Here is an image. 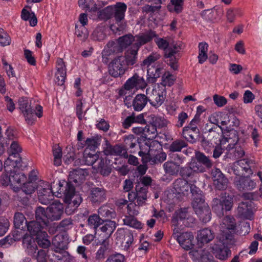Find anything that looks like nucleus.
Returning a JSON list of instances; mask_svg holds the SVG:
<instances>
[{
    "mask_svg": "<svg viewBox=\"0 0 262 262\" xmlns=\"http://www.w3.org/2000/svg\"><path fill=\"white\" fill-rule=\"evenodd\" d=\"M128 68L124 62L123 56L115 57L109 65V74L114 77L122 76L128 70Z\"/></svg>",
    "mask_w": 262,
    "mask_h": 262,
    "instance_id": "0eeeda50",
    "label": "nucleus"
},
{
    "mask_svg": "<svg viewBox=\"0 0 262 262\" xmlns=\"http://www.w3.org/2000/svg\"><path fill=\"white\" fill-rule=\"evenodd\" d=\"M163 168L165 173L167 174L177 176L179 173L180 165L179 162H174L170 160L163 164Z\"/></svg>",
    "mask_w": 262,
    "mask_h": 262,
    "instance_id": "cd10ccee",
    "label": "nucleus"
},
{
    "mask_svg": "<svg viewBox=\"0 0 262 262\" xmlns=\"http://www.w3.org/2000/svg\"><path fill=\"white\" fill-rule=\"evenodd\" d=\"M104 219L96 214L90 215L88 220V224L91 227L96 230L101 225L103 224Z\"/></svg>",
    "mask_w": 262,
    "mask_h": 262,
    "instance_id": "864d4df0",
    "label": "nucleus"
},
{
    "mask_svg": "<svg viewBox=\"0 0 262 262\" xmlns=\"http://www.w3.org/2000/svg\"><path fill=\"white\" fill-rule=\"evenodd\" d=\"M252 164L253 162L252 160L242 159L234 163L232 170L236 176H243L245 173L252 174L253 173L251 169Z\"/></svg>",
    "mask_w": 262,
    "mask_h": 262,
    "instance_id": "9d476101",
    "label": "nucleus"
},
{
    "mask_svg": "<svg viewBox=\"0 0 262 262\" xmlns=\"http://www.w3.org/2000/svg\"><path fill=\"white\" fill-rule=\"evenodd\" d=\"M116 235L117 238H123L122 243L124 244V249L128 250L134 241L133 234L129 232H125L123 229H119L117 231Z\"/></svg>",
    "mask_w": 262,
    "mask_h": 262,
    "instance_id": "bb28decb",
    "label": "nucleus"
},
{
    "mask_svg": "<svg viewBox=\"0 0 262 262\" xmlns=\"http://www.w3.org/2000/svg\"><path fill=\"white\" fill-rule=\"evenodd\" d=\"M138 51L139 49L132 46L125 51L124 56L123 57L124 59V62L128 68L134 66L137 62Z\"/></svg>",
    "mask_w": 262,
    "mask_h": 262,
    "instance_id": "393cba45",
    "label": "nucleus"
},
{
    "mask_svg": "<svg viewBox=\"0 0 262 262\" xmlns=\"http://www.w3.org/2000/svg\"><path fill=\"white\" fill-rule=\"evenodd\" d=\"M255 209L252 202H242L237 208V214L242 219L251 220L253 217L254 211Z\"/></svg>",
    "mask_w": 262,
    "mask_h": 262,
    "instance_id": "9b49d317",
    "label": "nucleus"
},
{
    "mask_svg": "<svg viewBox=\"0 0 262 262\" xmlns=\"http://www.w3.org/2000/svg\"><path fill=\"white\" fill-rule=\"evenodd\" d=\"M26 8L30 9V6H25V7L21 11V18L25 21L29 20L30 26L34 27L37 25V17L34 12H32L30 13L29 11L26 9Z\"/></svg>",
    "mask_w": 262,
    "mask_h": 262,
    "instance_id": "f704fd0d",
    "label": "nucleus"
},
{
    "mask_svg": "<svg viewBox=\"0 0 262 262\" xmlns=\"http://www.w3.org/2000/svg\"><path fill=\"white\" fill-rule=\"evenodd\" d=\"M160 58V55L157 53H152L148 55L142 62L141 66H147L148 67L152 63Z\"/></svg>",
    "mask_w": 262,
    "mask_h": 262,
    "instance_id": "69168bd1",
    "label": "nucleus"
},
{
    "mask_svg": "<svg viewBox=\"0 0 262 262\" xmlns=\"http://www.w3.org/2000/svg\"><path fill=\"white\" fill-rule=\"evenodd\" d=\"M38 199L42 204L47 205L54 199L52 186L48 182H42L38 187Z\"/></svg>",
    "mask_w": 262,
    "mask_h": 262,
    "instance_id": "6e6552de",
    "label": "nucleus"
},
{
    "mask_svg": "<svg viewBox=\"0 0 262 262\" xmlns=\"http://www.w3.org/2000/svg\"><path fill=\"white\" fill-rule=\"evenodd\" d=\"M221 195L222 199L221 202L225 208V212L231 210L233 205V198L226 192L222 193Z\"/></svg>",
    "mask_w": 262,
    "mask_h": 262,
    "instance_id": "09e8293b",
    "label": "nucleus"
},
{
    "mask_svg": "<svg viewBox=\"0 0 262 262\" xmlns=\"http://www.w3.org/2000/svg\"><path fill=\"white\" fill-rule=\"evenodd\" d=\"M58 185L59 189L57 192L59 194H63L67 202H70V204L72 203L76 207L80 205L82 199L79 195L75 194V188L72 184L66 183V185L64 186L59 182Z\"/></svg>",
    "mask_w": 262,
    "mask_h": 262,
    "instance_id": "f257e3e1",
    "label": "nucleus"
},
{
    "mask_svg": "<svg viewBox=\"0 0 262 262\" xmlns=\"http://www.w3.org/2000/svg\"><path fill=\"white\" fill-rule=\"evenodd\" d=\"M181 50L180 43H173L168 49L167 53L166 54V57L169 58L168 64L174 71L178 70V59L174 57V55L180 52Z\"/></svg>",
    "mask_w": 262,
    "mask_h": 262,
    "instance_id": "dca6fc26",
    "label": "nucleus"
},
{
    "mask_svg": "<svg viewBox=\"0 0 262 262\" xmlns=\"http://www.w3.org/2000/svg\"><path fill=\"white\" fill-rule=\"evenodd\" d=\"M27 224L24 215L21 212H16L14 216V224L16 228L23 229L24 225Z\"/></svg>",
    "mask_w": 262,
    "mask_h": 262,
    "instance_id": "6e6d98bb",
    "label": "nucleus"
},
{
    "mask_svg": "<svg viewBox=\"0 0 262 262\" xmlns=\"http://www.w3.org/2000/svg\"><path fill=\"white\" fill-rule=\"evenodd\" d=\"M124 224L130 227L139 229L142 228L141 223L132 215L125 216L123 220Z\"/></svg>",
    "mask_w": 262,
    "mask_h": 262,
    "instance_id": "4d7b16f0",
    "label": "nucleus"
},
{
    "mask_svg": "<svg viewBox=\"0 0 262 262\" xmlns=\"http://www.w3.org/2000/svg\"><path fill=\"white\" fill-rule=\"evenodd\" d=\"M54 165L59 166L61 163L62 149L59 146H56L53 150Z\"/></svg>",
    "mask_w": 262,
    "mask_h": 262,
    "instance_id": "0e129e2a",
    "label": "nucleus"
},
{
    "mask_svg": "<svg viewBox=\"0 0 262 262\" xmlns=\"http://www.w3.org/2000/svg\"><path fill=\"white\" fill-rule=\"evenodd\" d=\"M99 159L98 155L95 153H90L88 149L84 150L83 159L85 164L93 166L96 164Z\"/></svg>",
    "mask_w": 262,
    "mask_h": 262,
    "instance_id": "c03bdc74",
    "label": "nucleus"
},
{
    "mask_svg": "<svg viewBox=\"0 0 262 262\" xmlns=\"http://www.w3.org/2000/svg\"><path fill=\"white\" fill-rule=\"evenodd\" d=\"M78 5L83 9H86L89 12H96L98 8L93 0H79Z\"/></svg>",
    "mask_w": 262,
    "mask_h": 262,
    "instance_id": "37998d69",
    "label": "nucleus"
},
{
    "mask_svg": "<svg viewBox=\"0 0 262 262\" xmlns=\"http://www.w3.org/2000/svg\"><path fill=\"white\" fill-rule=\"evenodd\" d=\"M88 175V172L86 169L77 168L71 171L69 176V182H63L62 184L66 185V183L74 182L77 184L82 183L85 179V177Z\"/></svg>",
    "mask_w": 262,
    "mask_h": 262,
    "instance_id": "aec40b11",
    "label": "nucleus"
},
{
    "mask_svg": "<svg viewBox=\"0 0 262 262\" xmlns=\"http://www.w3.org/2000/svg\"><path fill=\"white\" fill-rule=\"evenodd\" d=\"M23 163V162L21 163V166L20 167L10 166L9 170H6L5 168L7 173V178H8L10 185L14 186L21 185L26 180V175L20 170L22 167H25Z\"/></svg>",
    "mask_w": 262,
    "mask_h": 262,
    "instance_id": "423d86ee",
    "label": "nucleus"
},
{
    "mask_svg": "<svg viewBox=\"0 0 262 262\" xmlns=\"http://www.w3.org/2000/svg\"><path fill=\"white\" fill-rule=\"evenodd\" d=\"M116 227V223L115 221L111 220L104 219L102 226L100 228V230L105 234V239L108 240V238L113 233Z\"/></svg>",
    "mask_w": 262,
    "mask_h": 262,
    "instance_id": "c756f323",
    "label": "nucleus"
},
{
    "mask_svg": "<svg viewBox=\"0 0 262 262\" xmlns=\"http://www.w3.org/2000/svg\"><path fill=\"white\" fill-rule=\"evenodd\" d=\"M35 221L47 226L49 225L50 220L48 219L47 208L45 209L41 206L36 207L35 211Z\"/></svg>",
    "mask_w": 262,
    "mask_h": 262,
    "instance_id": "7c9ffc66",
    "label": "nucleus"
},
{
    "mask_svg": "<svg viewBox=\"0 0 262 262\" xmlns=\"http://www.w3.org/2000/svg\"><path fill=\"white\" fill-rule=\"evenodd\" d=\"M101 140V136L88 138L85 142V144L87 145L86 149L93 151L94 152L95 149L100 145Z\"/></svg>",
    "mask_w": 262,
    "mask_h": 262,
    "instance_id": "de8ad7c7",
    "label": "nucleus"
},
{
    "mask_svg": "<svg viewBox=\"0 0 262 262\" xmlns=\"http://www.w3.org/2000/svg\"><path fill=\"white\" fill-rule=\"evenodd\" d=\"M112 17V6H108L98 12V18L101 20L106 21Z\"/></svg>",
    "mask_w": 262,
    "mask_h": 262,
    "instance_id": "3c124183",
    "label": "nucleus"
},
{
    "mask_svg": "<svg viewBox=\"0 0 262 262\" xmlns=\"http://www.w3.org/2000/svg\"><path fill=\"white\" fill-rule=\"evenodd\" d=\"M27 229L32 236L36 237L39 235H47V232L43 230L45 227L47 226L43 225L37 221H32L27 224Z\"/></svg>",
    "mask_w": 262,
    "mask_h": 262,
    "instance_id": "6ab92c4d",
    "label": "nucleus"
},
{
    "mask_svg": "<svg viewBox=\"0 0 262 262\" xmlns=\"http://www.w3.org/2000/svg\"><path fill=\"white\" fill-rule=\"evenodd\" d=\"M232 235L227 234L223 235L222 239H220L212 247L213 253L215 257L221 260L227 259L231 255V251L227 246V241L231 239Z\"/></svg>",
    "mask_w": 262,
    "mask_h": 262,
    "instance_id": "f03ea898",
    "label": "nucleus"
},
{
    "mask_svg": "<svg viewBox=\"0 0 262 262\" xmlns=\"http://www.w3.org/2000/svg\"><path fill=\"white\" fill-rule=\"evenodd\" d=\"M148 188L146 186H141L138 184L136 187V191L137 195L138 205L142 206L145 201L147 200V193Z\"/></svg>",
    "mask_w": 262,
    "mask_h": 262,
    "instance_id": "c9c22d12",
    "label": "nucleus"
},
{
    "mask_svg": "<svg viewBox=\"0 0 262 262\" xmlns=\"http://www.w3.org/2000/svg\"><path fill=\"white\" fill-rule=\"evenodd\" d=\"M123 150L124 149L119 145H116L115 146H112L110 144H107L103 152L106 156H118L122 155Z\"/></svg>",
    "mask_w": 262,
    "mask_h": 262,
    "instance_id": "49530a36",
    "label": "nucleus"
},
{
    "mask_svg": "<svg viewBox=\"0 0 262 262\" xmlns=\"http://www.w3.org/2000/svg\"><path fill=\"white\" fill-rule=\"evenodd\" d=\"M200 121L199 115H195L189 124L183 128L182 135L188 142L193 143L199 137L200 130L196 125Z\"/></svg>",
    "mask_w": 262,
    "mask_h": 262,
    "instance_id": "39448f33",
    "label": "nucleus"
},
{
    "mask_svg": "<svg viewBox=\"0 0 262 262\" xmlns=\"http://www.w3.org/2000/svg\"><path fill=\"white\" fill-rule=\"evenodd\" d=\"M214 237L213 233L208 228L200 230L198 235V239L202 243H208L212 241Z\"/></svg>",
    "mask_w": 262,
    "mask_h": 262,
    "instance_id": "e433bc0d",
    "label": "nucleus"
},
{
    "mask_svg": "<svg viewBox=\"0 0 262 262\" xmlns=\"http://www.w3.org/2000/svg\"><path fill=\"white\" fill-rule=\"evenodd\" d=\"M148 101V99L146 95L138 94L133 100L132 105L135 111H140L146 106Z\"/></svg>",
    "mask_w": 262,
    "mask_h": 262,
    "instance_id": "c85d7f7f",
    "label": "nucleus"
},
{
    "mask_svg": "<svg viewBox=\"0 0 262 262\" xmlns=\"http://www.w3.org/2000/svg\"><path fill=\"white\" fill-rule=\"evenodd\" d=\"M235 184L239 191L251 190L255 188V183L248 177H241L235 181Z\"/></svg>",
    "mask_w": 262,
    "mask_h": 262,
    "instance_id": "b1692460",
    "label": "nucleus"
},
{
    "mask_svg": "<svg viewBox=\"0 0 262 262\" xmlns=\"http://www.w3.org/2000/svg\"><path fill=\"white\" fill-rule=\"evenodd\" d=\"M47 210L50 222L58 221L63 213V206L59 201H55L47 207Z\"/></svg>",
    "mask_w": 262,
    "mask_h": 262,
    "instance_id": "ddd939ff",
    "label": "nucleus"
},
{
    "mask_svg": "<svg viewBox=\"0 0 262 262\" xmlns=\"http://www.w3.org/2000/svg\"><path fill=\"white\" fill-rule=\"evenodd\" d=\"M89 198L93 203H100L106 199V190L102 187H93Z\"/></svg>",
    "mask_w": 262,
    "mask_h": 262,
    "instance_id": "5701e85b",
    "label": "nucleus"
},
{
    "mask_svg": "<svg viewBox=\"0 0 262 262\" xmlns=\"http://www.w3.org/2000/svg\"><path fill=\"white\" fill-rule=\"evenodd\" d=\"M195 158L196 160L200 162L205 168H210L212 166V162L209 159V157H207L204 155V153L199 151H195Z\"/></svg>",
    "mask_w": 262,
    "mask_h": 262,
    "instance_id": "79ce46f5",
    "label": "nucleus"
},
{
    "mask_svg": "<svg viewBox=\"0 0 262 262\" xmlns=\"http://www.w3.org/2000/svg\"><path fill=\"white\" fill-rule=\"evenodd\" d=\"M208 45L205 42H200L199 45V63H203L208 59L207 51Z\"/></svg>",
    "mask_w": 262,
    "mask_h": 262,
    "instance_id": "ea45409f",
    "label": "nucleus"
},
{
    "mask_svg": "<svg viewBox=\"0 0 262 262\" xmlns=\"http://www.w3.org/2000/svg\"><path fill=\"white\" fill-rule=\"evenodd\" d=\"M52 259L56 262H71L73 258L68 252L59 250L55 251L52 253Z\"/></svg>",
    "mask_w": 262,
    "mask_h": 262,
    "instance_id": "473e14b6",
    "label": "nucleus"
},
{
    "mask_svg": "<svg viewBox=\"0 0 262 262\" xmlns=\"http://www.w3.org/2000/svg\"><path fill=\"white\" fill-rule=\"evenodd\" d=\"M211 176L215 188L219 190H224L228 187V180L221 170L214 168L212 170Z\"/></svg>",
    "mask_w": 262,
    "mask_h": 262,
    "instance_id": "f8f14e48",
    "label": "nucleus"
},
{
    "mask_svg": "<svg viewBox=\"0 0 262 262\" xmlns=\"http://www.w3.org/2000/svg\"><path fill=\"white\" fill-rule=\"evenodd\" d=\"M176 78L169 72H165L162 76L161 84L164 87L171 86L174 84Z\"/></svg>",
    "mask_w": 262,
    "mask_h": 262,
    "instance_id": "052dcab7",
    "label": "nucleus"
},
{
    "mask_svg": "<svg viewBox=\"0 0 262 262\" xmlns=\"http://www.w3.org/2000/svg\"><path fill=\"white\" fill-rule=\"evenodd\" d=\"M21 151V148L17 142L13 141L9 149V156L4 163V168L6 170H9L10 166L18 167L21 166L23 161L19 156Z\"/></svg>",
    "mask_w": 262,
    "mask_h": 262,
    "instance_id": "7ed1b4c3",
    "label": "nucleus"
},
{
    "mask_svg": "<svg viewBox=\"0 0 262 262\" xmlns=\"http://www.w3.org/2000/svg\"><path fill=\"white\" fill-rule=\"evenodd\" d=\"M135 37L131 34H127L120 37L118 39V42L124 50L127 48L134 40Z\"/></svg>",
    "mask_w": 262,
    "mask_h": 262,
    "instance_id": "bf43d9fd",
    "label": "nucleus"
},
{
    "mask_svg": "<svg viewBox=\"0 0 262 262\" xmlns=\"http://www.w3.org/2000/svg\"><path fill=\"white\" fill-rule=\"evenodd\" d=\"M190 184L185 179L179 178L176 179L173 183V193L187 195L189 193Z\"/></svg>",
    "mask_w": 262,
    "mask_h": 262,
    "instance_id": "412c9836",
    "label": "nucleus"
},
{
    "mask_svg": "<svg viewBox=\"0 0 262 262\" xmlns=\"http://www.w3.org/2000/svg\"><path fill=\"white\" fill-rule=\"evenodd\" d=\"M99 215L101 219L110 220V219L115 218L116 212L114 210L110 208L108 206H102L98 210Z\"/></svg>",
    "mask_w": 262,
    "mask_h": 262,
    "instance_id": "a19ab883",
    "label": "nucleus"
},
{
    "mask_svg": "<svg viewBox=\"0 0 262 262\" xmlns=\"http://www.w3.org/2000/svg\"><path fill=\"white\" fill-rule=\"evenodd\" d=\"M48 234L45 235L44 236L39 235L36 237L38 245L43 248V249H48V248L50 246V241L47 238Z\"/></svg>",
    "mask_w": 262,
    "mask_h": 262,
    "instance_id": "774afa93",
    "label": "nucleus"
},
{
    "mask_svg": "<svg viewBox=\"0 0 262 262\" xmlns=\"http://www.w3.org/2000/svg\"><path fill=\"white\" fill-rule=\"evenodd\" d=\"M147 80L150 83H154L156 82L159 75L156 74V67H151L147 69Z\"/></svg>",
    "mask_w": 262,
    "mask_h": 262,
    "instance_id": "338daca9",
    "label": "nucleus"
},
{
    "mask_svg": "<svg viewBox=\"0 0 262 262\" xmlns=\"http://www.w3.org/2000/svg\"><path fill=\"white\" fill-rule=\"evenodd\" d=\"M157 36L158 35L155 31L149 30L144 33L135 36L134 37L136 38V42L133 46L139 50L142 46L150 42L153 38Z\"/></svg>",
    "mask_w": 262,
    "mask_h": 262,
    "instance_id": "a211bd4d",
    "label": "nucleus"
},
{
    "mask_svg": "<svg viewBox=\"0 0 262 262\" xmlns=\"http://www.w3.org/2000/svg\"><path fill=\"white\" fill-rule=\"evenodd\" d=\"M206 125L207 128H206V131L205 132L206 138L210 140L219 139L220 141L221 134L223 132V127L220 125H215L214 127H210L207 124Z\"/></svg>",
    "mask_w": 262,
    "mask_h": 262,
    "instance_id": "a878e982",
    "label": "nucleus"
},
{
    "mask_svg": "<svg viewBox=\"0 0 262 262\" xmlns=\"http://www.w3.org/2000/svg\"><path fill=\"white\" fill-rule=\"evenodd\" d=\"M221 227L223 229L234 230L235 227V219L232 216L227 215L223 220Z\"/></svg>",
    "mask_w": 262,
    "mask_h": 262,
    "instance_id": "603ef678",
    "label": "nucleus"
},
{
    "mask_svg": "<svg viewBox=\"0 0 262 262\" xmlns=\"http://www.w3.org/2000/svg\"><path fill=\"white\" fill-rule=\"evenodd\" d=\"M166 89L164 88L154 89L148 97L150 104L155 107H158L164 102L166 98Z\"/></svg>",
    "mask_w": 262,
    "mask_h": 262,
    "instance_id": "4468645a",
    "label": "nucleus"
},
{
    "mask_svg": "<svg viewBox=\"0 0 262 262\" xmlns=\"http://www.w3.org/2000/svg\"><path fill=\"white\" fill-rule=\"evenodd\" d=\"M177 240L181 246L186 250L193 248L194 236L191 232H184L177 235Z\"/></svg>",
    "mask_w": 262,
    "mask_h": 262,
    "instance_id": "f3484780",
    "label": "nucleus"
},
{
    "mask_svg": "<svg viewBox=\"0 0 262 262\" xmlns=\"http://www.w3.org/2000/svg\"><path fill=\"white\" fill-rule=\"evenodd\" d=\"M147 84L143 78L138 73H135L129 78L124 84V88L126 90H131L134 88L137 89H143Z\"/></svg>",
    "mask_w": 262,
    "mask_h": 262,
    "instance_id": "2eb2a0df",
    "label": "nucleus"
},
{
    "mask_svg": "<svg viewBox=\"0 0 262 262\" xmlns=\"http://www.w3.org/2000/svg\"><path fill=\"white\" fill-rule=\"evenodd\" d=\"M193 208L202 222L206 223L211 219V210L205 200L196 199L195 202L192 203Z\"/></svg>",
    "mask_w": 262,
    "mask_h": 262,
    "instance_id": "20e7f679",
    "label": "nucleus"
},
{
    "mask_svg": "<svg viewBox=\"0 0 262 262\" xmlns=\"http://www.w3.org/2000/svg\"><path fill=\"white\" fill-rule=\"evenodd\" d=\"M97 172H99L104 176H107L111 172V167L106 164V160L103 159H99L96 164L93 166Z\"/></svg>",
    "mask_w": 262,
    "mask_h": 262,
    "instance_id": "2f4dec72",
    "label": "nucleus"
},
{
    "mask_svg": "<svg viewBox=\"0 0 262 262\" xmlns=\"http://www.w3.org/2000/svg\"><path fill=\"white\" fill-rule=\"evenodd\" d=\"M48 251V249H40L38 250L37 252L30 254V255H33L37 262H47Z\"/></svg>",
    "mask_w": 262,
    "mask_h": 262,
    "instance_id": "680f3d73",
    "label": "nucleus"
},
{
    "mask_svg": "<svg viewBox=\"0 0 262 262\" xmlns=\"http://www.w3.org/2000/svg\"><path fill=\"white\" fill-rule=\"evenodd\" d=\"M108 240L103 239L101 244V247L96 253V259H100L104 258V253L108 249Z\"/></svg>",
    "mask_w": 262,
    "mask_h": 262,
    "instance_id": "e2e57ef3",
    "label": "nucleus"
},
{
    "mask_svg": "<svg viewBox=\"0 0 262 262\" xmlns=\"http://www.w3.org/2000/svg\"><path fill=\"white\" fill-rule=\"evenodd\" d=\"M187 146V143L183 140L177 139L172 142L168 147L170 152H180Z\"/></svg>",
    "mask_w": 262,
    "mask_h": 262,
    "instance_id": "58836bf2",
    "label": "nucleus"
},
{
    "mask_svg": "<svg viewBox=\"0 0 262 262\" xmlns=\"http://www.w3.org/2000/svg\"><path fill=\"white\" fill-rule=\"evenodd\" d=\"M157 135V128L152 123L144 127V138L148 140H152L155 138Z\"/></svg>",
    "mask_w": 262,
    "mask_h": 262,
    "instance_id": "a18cd8bd",
    "label": "nucleus"
},
{
    "mask_svg": "<svg viewBox=\"0 0 262 262\" xmlns=\"http://www.w3.org/2000/svg\"><path fill=\"white\" fill-rule=\"evenodd\" d=\"M212 209L213 211L219 217H222L224 215L225 212V208L222 204L221 201L217 198H214L212 201Z\"/></svg>",
    "mask_w": 262,
    "mask_h": 262,
    "instance_id": "8fccbe9b",
    "label": "nucleus"
},
{
    "mask_svg": "<svg viewBox=\"0 0 262 262\" xmlns=\"http://www.w3.org/2000/svg\"><path fill=\"white\" fill-rule=\"evenodd\" d=\"M23 183V186L22 187L23 191L26 194H31L33 193L36 189H38V186L37 185L36 182L27 181V182Z\"/></svg>",
    "mask_w": 262,
    "mask_h": 262,
    "instance_id": "13d9d810",
    "label": "nucleus"
},
{
    "mask_svg": "<svg viewBox=\"0 0 262 262\" xmlns=\"http://www.w3.org/2000/svg\"><path fill=\"white\" fill-rule=\"evenodd\" d=\"M19 108L24 115L27 123L32 125L35 121L33 110L27 97H21L18 100Z\"/></svg>",
    "mask_w": 262,
    "mask_h": 262,
    "instance_id": "1a4fd4ad",
    "label": "nucleus"
},
{
    "mask_svg": "<svg viewBox=\"0 0 262 262\" xmlns=\"http://www.w3.org/2000/svg\"><path fill=\"white\" fill-rule=\"evenodd\" d=\"M190 214L188 211V209L186 208H181L175 212L174 215L172 220V222L174 226L179 225L178 222L182 221L185 220H188L189 218Z\"/></svg>",
    "mask_w": 262,
    "mask_h": 262,
    "instance_id": "72a5a7b5",
    "label": "nucleus"
},
{
    "mask_svg": "<svg viewBox=\"0 0 262 262\" xmlns=\"http://www.w3.org/2000/svg\"><path fill=\"white\" fill-rule=\"evenodd\" d=\"M113 8V16L117 24L121 23L124 19L125 12L127 9V6L124 3L118 2L115 5H112Z\"/></svg>",
    "mask_w": 262,
    "mask_h": 262,
    "instance_id": "4be33fe9",
    "label": "nucleus"
},
{
    "mask_svg": "<svg viewBox=\"0 0 262 262\" xmlns=\"http://www.w3.org/2000/svg\"><path fill=\"white\" fill-rule=\"evenodd\" d=\"M75 34L82 41H85L89 35V33L85 27L83 26L78 27L77 25L75 26Z\"/></svg>",
    "mask_w": 262,
    "mask_h": 262,
    "instance_id": "5fc2aeb1",
    "label": "nucleus"
},
{
    "mask_svg": "<svg viewBox=\"0 0 262 262\" xmlns=\"http://www.w3.org/2000/svg\"><path fill=\"white\" fill-rule=\"evenodd\" d=\"M23 244L24 247H26L28 251V253L30 254H34L36 253L37 250V247L33 239L30 236L25 235L23 238Z\"/></svg>",
    "mask_w": 262,
    "mask_h": 262,
    "instance_id": "4c0bfd02",
    "label": "nucleus"
}]
</instances>
